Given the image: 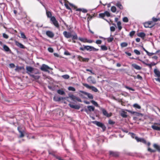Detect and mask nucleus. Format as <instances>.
Here are the masks:
<instances>
[{"label": "nucleus", "mask_w": 160, "mask_h": 160, "mask_svg": "<svg viewBox=\"0 0 160 160\" xmlns=\"http://www.w3.org/2000/svg\"><path fill=\"white\" fill-rule=\"evenodd\" d=\"M88 108L89 111H93L94 110V108L92 106H89L88 107Z\"/></svg>", "instance_id": "cd10ccee"}, {"label": "nucleus", "mask_w": 160, "mask_h": 160, "mask_svg": "<svg viewBox=\"0 0 160 160\" xmlns=\"http://www.w3.org/2000/svg\"><path fill=\"white\" fill-rule=\"evenodd\" d=\"M125 88H127V89H129V90H132V91H134V90L133 89H132V88H129V87H128L126 86V87H125Z\"/></svg>", "instance_id": "680f3d73"}, {"label": "nucleus", "mask_w": 160, "mask_h": 160, "mask_svg": "<svg viewBox=\"0 0 160 160\" xmlns=\"http://www.w3.org/2000/svg\"><path fill=\"white\" fill-rule=\"evenodd\" d=\"M151 127L154 130L160 131V123H154Z\"/></svg>", "instance_id": "7ed1b4c3"}, {"label": "nucleus", "mask_w": 160, "mask_h": 160, "mask_svg": "<svg viewBox=\"0 0 160 160\" xmlns=\"http://www.w3.org/2000/svg\"><path fill=\"white\" fill-rule=\"evenodd\" d=\"M153 147H154L157 150H158V151L160 152V146H159L158 145L156 144H154L153 145Z\"/></svg>", "instance_id": "c756f323"}, {"label": "nucleus", "mask_w": 160, "mask_h": 160, "mask_svg": "<svg viewBox=\"0 0 160 160\" xmlns=\"http://www.w3.org/2000/svg\"><path fill=\"white\" fill-rule=\"evenodd\" d=\"M76 11H82V12L84 13H87L88 12V10L85 9L84 8H77Z\"/></svg>", "instance_id": "6ab92c4d"}, {"label": "nucleus", "mask_w": 160, "mask_h": 160, "mask_svg": "<svg viewBox=\"0 0 160 160\" xmlns=\"http://www.w3.org/2000/svg\"><path fill=\"white\" fill-rule=\"evenodd\" d=\"M133 107L136 108H137L138 109H140L141 108V106L138 104L135 103L133 105Z\"/></svg>", "instance_id": "473e14b6"}, {"label": "nucleus", "mask_w": 160, "mask_h": 160, "mask_svg": "<svg viewBox=\"0 0 160 160\" xmlns=\"http://www.w3.org/2000/svg\"><path fill=\"white\" fill-rule=\"evenodd\" d=\"M69 105L70 107L72 108H75L77 109H78L80 108V107L78 105H74L71 104H69Z\"/></svg>", "instance_id": "a211bd4d"}, {"label": "nucleus", "mask_w": 160, "mask_h": 160, "mask_svg": "<svg viewBox=\"0 0 160 160\" xmlns=\"http://www.w3.org/2000/svg\"><path fill=\"white\" fill-rule=\"evenodd\" d=\"M2 36L5 39H7L8 38V36L5 33H3Z\"/></svg>", "instance_id": "c03bdc74"}, {"label": "nucleus", "mask_w": 160, "mask_h": 160, "mask_svg": "<svg viewBox=\"0 0 160 160\" xmlns=\"http://www.w3.org/2000/svg\"><path fill=\"white\" fill-rule=\"evenodd\" d=\"M102 112L103 114L107 117H110L112 115V113H108L104 109H102Z\"/></svg>", "instance_id": "9d476101"}, {"label": "nucleus", "mask_w": 160, "mask_h": 160, "mask_svg": "<svg viewBox=\"0 0 160 160\" xmlns=\"http://www.w3.org/2000/svg\"><path fill=\"white\" fill-rule=\"evenodd\" d=\"M46 15L48 18H50V20L54 26L56 28L59 29L60 27L58 22L54 16H52L51 12L50 11H46Z\"/></svg>", "instance_id": "f257e3e1"}, {"label": "nucleus", "mask_w": 160, "mask_h": 160, "mask_svg": "<svg viewBox=\"0 0 160 160\" xmlns=\"http://www.w3.org/2000/svg\"><path fill=\"white\" fill-rule=\"evenodd\" d=\"M10 67L11 68H13L15 67V65L13 63H11L9 64Z\"/></svg>", "instance_id": "69168bd1"}, {"label": "nucleus", "mask_w": 160, "mask_h": 160, "mask_svg": "<svg viewBox=\"0 0 160 160\" xmlns=\"http://www.w3.org/2000/svg\"><path fill=\"white\" fill-rule=\"evenodd\" d=\"M147 22V23H148V25L150 26V25H151L152 24V23H153V21H148Z\"/></svg>", "instance_id": "0e129e2a"}, {"label": "nucleus", "mask_w": 160, "mask_h": 160, "mask_svg": "<svg viewBox=\"0 0 160 160\" xmlns=\"http://www.w3.org/2000/svg\"><path fill=\"white\" fill-rule=\"evenodd\" d=\"M121 45L122 47L123 48L127 46L128 44L126 42H123L121 43Z\"/></svg>", "instance_id": "4c0bfd02"}, {"label": "nucleus", "mask_w": 160, "mask_h": 160, "mask_svg": "<svg viewBox=\"0 0 160 160\" xmlns=\"http://www.w3.org/2000/svg\"><path fill=\"white\" fill-rule=\"evenodd\" d=\"M148 151H149V152H154L155 151V150H152L150 148H148Z\"/></svg>", "instance_id": "052dcab7"}, {"label": "nucleus", "mask_w": 160, "mask_h": 160, "mask_svg": "<svg viewBox=\"0 0 160 160\" xmlns=\"http://www.w3.org/2000/svg\"><path fill=\"white\" fill-rule=\"evenodd\" d=\"M135 31H132L129 33V35L131 37H132L135 33Z\"/></svg>", "instance_id": "49530a36"}, {"label": "nucleus", "mask_w": 160, "mask_h": 160, "mask_svg": "<svg viewBox=\"0 0 160 160\" xmlns=\"http://www.w3.org/2000/svg\"><path fill=\"white\" fill-rule=\"evenodd\" d=\"M154 26V25H152L151 26H149L148 23H147V22H146L144 23V27L146 28H152Z\"/></svg>", "instance_id": "393cba45"}, {"label": "nucleus", "mask_w": 160, "mask_h": 160, "mask_svg": "<svg viewBox=\"0 0 160 160\" xmlns=\"http://www.w3.org/2000/svg\"><path fill=\"white\" fill-rule=\"evenodd\" d=\"M146 52L147 53V54L149 56H151L152 55H154V53H150L148 52V51H146Z\"/></svg>", "instance_id": "603ef678"}, {"label": "nucleus", "mask_w": 160, "mask_h": 160, "mask_svg": "<svg viewBox=\"0 0 160 160\" xmlns=\"http://www.w3.org/2000/svg\"><path fill=\"white\" fill-rule=\"evenodd\" d=\"M159 19H158L157 18H155L154 17L152 18V20L153 22H157L158 21Z\"/></svg>", "instance_id": "5fc2aeb1"}, {"label": "nucleus", "mask_w": 160, "mask_h": 160, "mask_svg": "<svg viewBox=\"0 0 160 160\" xmlns=\"http://www.w3.org/2000/svg\"><path fill=\"white\" fill-rule=\"evenodd\" d=\"M136 115L137 116H142V113H139L138 112H136Z\"/></svg>", "instance_id": "13d9d810"}, {"label": "nucleus", "mask_w": 160, "mask_h": 160, "mask_svg": "<svg viewBox=\"0 0 160 160\" xmlns=\"http://www.w3.org/2000/svg\"><path fill=\"white\" fill-rule=\"evenodd\" d=\"M111 11L113 12H115L116 11V8L115 6H113L111 8Z\"/></svg>", "instance_id": "f704fd0d"}, {"label": "nucleus", "mask_w": 160, "mask_h": 160, "mask_svg": "<svg viewBox=\"0 0 160 160\" xmlns=\"http://www.w3.org/2000/svg\"><path fill=\"white\" fill-rule=\"evenodd\" d=\"M132 66L135 69L137 70H140L141 69V68L138 65L135 64H133L132 65Z\"/></svg>", "instance_id": "4be33fe9"}, {"label": "nucleus", "mask_w": 160, "mask_h": 160, "mask_svg": "<svg viewBox=\"0 0 160 160\" xmlns=\"http://www.w3.org/2000/svg\"><path fill=\"white\" fill-rule=\"evenodd\" d=\"M115 28L113 26H111L110 27V30L112 32H114L115 31Z\"/></svg>", "instance_id": "6e6d98bb"}, {"label": "nucleus", "mask_w": 160, "mask_h": 160, "mask_svg": "<svg viewBox=\"0 0 160 160\" xmlns=\"http://www.w3.org/2000/svg\"><path fill=\"white\" fill-rule=\"evenodd\" d=\"M118 28L119 31H120L122 28L121 26V23L120 21H118L117 23Z\"/></svg>", "instance_id": "412c9836"}, {"label": "nucleus", "mask_w": 160, "mask_h": 160, "mask_svg": "<svg viewBox=\"0 0 160 160\" xmlns=\"http://www.w3.org/2000/svg\"><path fill=\"white\" fill-rule=\"evenodd\" d=\"M120 115L123 118H125L127 117V112L124 110H122L120 112Z\"/></svg>", "instance_id": "f3484780"}, {"label": "nucleus", "mask_w": 160, "mask_h": 160, "mask_svg": "<svg viewBox=\"0 0 160 160\" xmlns=\"http://www.w3.org/2000/svg\"><path fill=\"white\" fill-rule=\"evenodd\" d=\"M87 80L88 82L90 83L95 84L96 83V80L95 78L92 76L89 77L88 78Z\"/></svg>", "instance_id": "423d86ee"}, {"label": "nucleus", "mask_w": 160, "mask_h": 160, "mask_svg": "<svg viewBox=\"0 0 160 160\" xmlns=\"http://www.w3.org/2000/svg\"><path fill=\"white\" fill-rule=\"evenodd\" d=\"M108 123L110 124L113 125L115 124V122L111 120H109L108 121Z\"/></svg>", "instance_id": "09e8293b"}, {"label": "nucleus", "mask_w": 160, "mask_h": 160, "mask_svg": "<svg viewBox=\"0 0 160 160\" xmlns=\"http://www.w3.org/2000/svg\"><path fill=\"white\" fill-rule=\"evenodd\" d=\"M137 77L138 78L140 79H142V77L139 75H138Z\"/></svg>", "instance_id": "774afa93"}, {"label": "nucleus", "mask_w": 160, "mask_h": 160, "mask_svg": "<svg viewBox=\"0 0 160 160\" xmlns=\"http://www.w3.org/2000/svg\"><path fill=\"white\" fill-rule=\"evenodd\" d=\"M126 111L128 112H129L130 113H131V114H134V113H136V112H132V111H130V110H126Z\"/></svg>", "instance_id": "bf43d9fd"}, {"label": "nucleus", "mask_w": 160, "mask_h": 160, "mask_svg": "<svg viewBox=\"0 0 160 160\" xmlns=\"http://www.w3.org/2000/svg\"><path fill=\"white\" fill-rule=\"evenodd\" d=\"M31 77L32 78H33L35 80H37L40 77L39 75H35L33 74H30Z\"/></svg>", "instance_id": "b1692460"}, {"label": "nucleus", "mask_w": 160, "mask_h": 160, "mask_svg": "<svg viewBox=\"0 0 160 160\" xmlns=\"http://www.w3.org/2000/svg\"><path fill=\"white\" fill-rule=\"evenodd\" d=\"M115 5L120 9L122 10L123 8V7L120 2H117L115 4Z\"/></svg>", "instance_id": "dca6fc26"}, {"label": "nucleus", "mask_w": 160, "mask_h": 160, "mask_svg": "<svg viewBox=\"0 0 160 160\" xmlns=\"http://www.w3.org/2000/svg\"><path fill=\"white\" fill-rule=\"evenodd\" d=\"M20 37L24 39H26V38L24 33L23 32L20 33Z\"/></svg>", "instance_id": "2f4dec72"}, {"label": "nucleus", "mask_w": 160, "mask_h": 160, "mask_svg": "<svg viewBox=\"0 0 160 160\" xmlns=\"http://www.w3.org/2000/svg\"><path fill=\"white\" fill-rule=\"evenodd\" d=\"M64 54L67 55H70V53L68 52V51H65L64 53Z\"/></svg>", "instance_id": "338daca9"}, {"label": "nucleus", "mask_w": 160, "mask_h": 160, "mask_svg": "<svg viewBox=\"0 0 160 160\" xmlns=\"http://www.w3.org/2000/svg\"><path fill=\"white\" fill-rule=\"evenodd\" d=\"M70 97L72 100H75L76 98H77V97L73 95L71 96Z\"/></svg>", "instance_id": "864d4df0"}, {"label": "nucleus", "mask_w": 160, "mask_h": 160, "mask_svg": "<svg viewBox=\"0 0 160 160\" xmlns=\"http://www.w3.org/2000/svg\"><path fill=\"white\" fill-rule=\"evenodd\" d=\"M105 15L104 13H100L99 14V18H102V19L105 20L106 21H107L106 19H105L104 18V17H105Z\"/></svg>", "instance_id": "bb28decb"}, {"label": "nucleus", "mask_w": 160, "mask_h": 160, "mask_svg": "<svg viewBox=\"0 0 160 160\" xmlns=\"http://www.w3.org/2000/svg\"><path fill=\"white\" fill-rule=\"evenodd\" d=\"M48 50L49 52H52L53 51V49L51 48H48Z\"/></svg>", "instance_id": "4d7b16f0"}, {"label": "nucleus", "mask_w": 160, "mask_h": 160, "mask_svg": "<svg viewBox=\"0 0 160 160\" xmlns=\"http://www.w3.org/2000/svg\"><path fill=\"white\" fill-rule=\"evenodd\" d=\"M135 139L138 142H140L145 143L146 142V141L143 138H139L137 137H135Z\"/></svg>", "instance_id": "2eb2a0df"}, {"label": "nucleus", "mask_w": 160, "mask_h": 160, "mask_svg": "<svg viewBox=\"0 0 160 160\" xmlns=\"http://www.w3.org/2000/svg\"><path fill=\"white\" fill-rule=\"evenodd\" d=\"M99 38L100 39H104V40H105L106 39H107V40H113V38H109L108 37L107 38H105L103 37H99Z\"/></svg>", "instance_id": "7c9ffc66"}, {"label": "nucleus", "mask_w": 160, "mask_h": 160, "mask_svg": "<svg viewBox=\"0 0 160 160\" xmlns=\"http://www.w3.org/2000/svg\"><path fill=\"white\" fill-rule=\"evenodd\" d=\"M3 47L4 50L8 52L10 51L9 48L7 46L4 45L3 46Z\"/></svg>", "instance_id": "e433bc0d"}, {"label": "nucleus", "mask_w": 160, "mask_h": 160, "mask_svg": "<svg viewBox=\"0 0 160 160\" xmlns=\"http://www.w3.org/2000/svg\"><path fill=\"white\" fill-rule=\"evenodd\" d=\"M64 37L67 38H71L72 36V34L69 32L67 31H64L63 33Z\"/></svg>", "instance_id": "6e6552de"}, {"label": "nucleus", "mask_w": 160, "mask_h": 160, "mask_svg": "<svg viewBox=\"0 0 160 160\" xmlns=\"http://www.w3.org/2000/svg\"><path fill=\"white\" fill-rule=\"evenodd\" d=\"M58 93L61 95H63L65 94V92L64 91L62 90H58L57 91Z\"/></svg>", "instance_id": "c9c22d12"}, {"label": "nucleus", "mask_w": 160, "mask_h": 160, "mask_svg": "<svg viewBox=\"0 0 160 160\" xmlns=\"http://www.w3.org/2000/svg\"><path fill=\"white\" fill-rule=\"evenodd\" d=\"M21 67H17L15 69V70L17 71H19V70H21Z\"/></svg>", "instance_id": "e2e57ef3"}, {"label": "nucleus", "mask_w": 160, "mask_h": 160, "mask_svg": "<svg viewBox=\"0 0 160 160\" xmlns=\"http://www.w3.org/2000/svg\"><path fill=\"white\" fill-rule=\"evenodd\" d=\"M87 15L88 16V17L87 20L88 21H90L92 18V17L89 14L87 13Z\"/></svg>", "instance_id": "a19ab883"}, {"label": "nucleus", "mask_w": 160, "mask_h": 160, "mask_svg": "<svg viewBox=\"0 0 160 160\" xmlns=\"http://www.w3.org/2000/svg\"><path fill=\"white\" fill-rule=\"evenodd\" d=\"M134 52L137 55H140V52L137 50H135Z\"/></svg>", "instance_id": "8fccbe9b"}, {"label": "nucleus", "mask_w": 160, "mask_h": 160, "mask_svg": "<svg viewBox=\"0 0 160 160\" xmlns=\"http://www.w3.org/2000/svg\"><path fill=\"white\" fill-rule=\"evenodd\" d=\"M18 130L20 133V138H22L24 136V134L25 132L24 131H22L19 128H18Z\"/></svg>", "instance_id": "aec40b11"}, {"label": "nucleus", "mask_w": 160, "mask_h": 160, "mask_svg": "<svg viewBox=\"0 0 160 160\" xmlns=\"http://www.w3.org/2000/svg\"><path fill=\"white\" fill-rule=\"evenodd\" d=\"M123 21L125 22H127L128 21V19L127 17H124L123 18Z\"/></svg>", "instance_id": "58836bf2"}, {"label": "nucleus", "mask_w": 160, "mask_h": 160, "mask_svg": "<svg viewBox=\"0 0 160 160\" xmlns=\"http://www.w3.org/2000/svg\"><path fill=\"white\" fill-rule=\"evenodd\" d=\"M78 58L79 60L81 61L85 62H88L89 60V59L88 58H84L80 56H78Z\"/></svg>", "instance_id": "9b49d317"}, {"label": "nucleus", "mask_w": 160, "mask_h": 160, "mask_svg": "<svg viewBox=\"0 0 160 160\" xmlns=\"http://www.w3.org/2000/svg\"><path fill=\"white\" fill-rule=\"evenodd\" d=\"M68 89L70 91H75V88H74L72 87H69L68 88Z\"/></svg>", "instance_id": "a18cd8bd"}, {"label": "nucleus", "mask_w": 160, "mask_h": 160, "mask_svg": "<svg viewBox=\"0 0 160 160\" xmlns=\"http://www.w3.org/2000/svg\"><path fill=\"white\" fill-rule=\"evenodd\" d=\"M26 69L27 71V72L29 73V72H31L34 70V68L31 67L27 66L26 67Z\"/></svg>", "instance_id": "4468645a"}, {"label": "nucleus", "mask_w": 160, "mask_h": 160, "mask_svg": "<svg viewBox=\"0 0 160 160\" xmlns=\"http://www.w3.org/2000/svg\"><path fill=\"white\" fill-rule=\"evenodd\" d=\"M137 35L138 36L141 37L143 39L145 36L146 34L144 32H140L137 33Z\"/></svg>", "instance_id": "ddd939ff"}, {"label": "nucleus", "mask_w": 160, "mask_h": 160, "mask_svg": "<svg viewBox=\"0 0 160 160\" xmlns=\"http://www.w3.org/2000/svg\"><path fill=\"white\" fill-rule=\"evenodd\" d=\"M84 48L87 50L89 51H97L98 50V49H96L92 47L88 46H84Z\"/></svg>", "instance_id": "0eeeda50"}, {"label": "nucleus", "mask_w": 160, "mask_h": 160, "mask_svg": "<svg viewBox=\"0 0 160 160\" xmlns=\"http://www.w3.org/2000/svg\"><path fill=\"white\" fill-rule=\"evenodd\" d=\"M110 154L114 156H116L118 155V154L116 152H113L112 151H110Z\"/></svg>", "instance_id": "72a5a7b5"}, {"label": "nucleus", "mask_w": 160, "mask_h": 160, "mask_svg": "<svg viewBox=\"0 0 160 160\" xmlns=\"http://www.w3.org/2000/svg\"><path fill=\"white\" fill-rule=\"evenodd\" d=\"M46 34L48 37L52 38L54 36V34L52 32L50 31H48L46 32Z\"/></svg>", "instance_id": "1a4fd4ad"}, {"label": "nucleus", "mask_w": 160, "mask_h": 160, "mask_svg": "<svg viewBox=\"0 0 160 160\" xmlns=\"http://www.w3.org/2000/svg\"><path fill=\"white\" fill-rule=\"evenodd\" d=\"M71 38L72 39H78V36L76 33H74V34H72V36Z\"/></svg>", "instance_id": "c85d7f7f"}, {"label": "nucleus", "mask_w": 160, "mask_h": 160, "mask_svg": "<svg viewBox=\"0 0 160 160\" xmlns=\"http://www.w3.org/2000/svg\"><path fill=\"white\" fill-rule=\"evenodd\" d=\"M91 102L95 106L98 107V104L97 103L93 100H92L91 101Z\"/></svg>", "instance_id": "37998d69"}, {"label": "nucleus", "mask_w": 160, "mask_h": 160, "mask_svg": "<svg viewBox=\"0 0 160 160\" xmlns=\"http://www.w3.org/2000/svg\"><path fill=\"white\" fill-rule=\"evenodd\" d=\"M92 122L96 124L97 126L101 127L103 130H104L105 129L106 127L102 123L97 121H93Z\"/></svg>", "instance_id": "39448f33"}, {"label": "nucleus", "mask_w": 160, "mask_h": 160, "mask_svg": "<svg viewBox=\"0 0 160 160\" xmlns=\"http://www.w3.org/2000/svg\"><path fill=\"white\" fill-rule=\"evenodd\" d=\"M81 92L83 93V94H84L85 95H87L89 98L90 99H92L93 98V97L92 94H91L90 93H87L85 92H84L83 91H80Z\"/></svg>", "instance_id": "f8f14e48"}, {"label": "nucleus", "mask_w": 160, "mask_h": 160, "mask_svg": "<svg viewBox=\"0 0 160 160\" xmlns=\"http://www.w3.org/2000/svg\"><path fill=\"white\" fill-rule=\"evenodd\" d=\"M83 85L87 88L92 89L93 91H94V92H97L98 91V89L97 88H96L95 87H94L93 86H91L88 84L86 83H83Z\"/></svg>", "instance_id": "20e7f679"}, {"label": "nucleus", "mask_w": 160, "mask_h": 160, "mask_svg": "<svg viewBox=\"0 0 160 160\" xmlns=\"http://www.w3.org/2000/svg\"><path fill=\"white\" fill-rule=\"evenodd\" d=\"M40 69L43 71L47 72H49V70H52V68H51L49 67L48 65H46L44 64H43L42 65V66L40 68Z\"/></svg>", "instance_id": "f03ea898"}, {"label": "nucleus", "mask_w": 160, "mask_h": 160, "mask_svg": "<svg viewBox=\"0 0 160 160\" xmlns=\"http://www.w3.org/2000/svg\"><path fill=\"white\" fill-rule=\"evenodd\" d=\"M62 77L65 79H68L69 78V76L68 75H62Z\"/></svg>", "instance_id": "de8ad7c7"}, {"label": "nucleus", "mask_w": 160, "mask_h": 160, "mask_svg": "<svg viewBox=\"0 0 160 160\" xmlns=\"http://www.w3.org/2000/svg\"><path fill=\"white\" fill-rule=\"evenodd\" d=\"M104 13L105 16H107L108 17H109L110 16V14L109 12L108 11H106L104 12Z\"/></svg>", "instance_id": "ea45409f"}, {"label": "nucleus", "mask_w": 160, "mask_h": 160, "mask_svg": "<svg viewBox=\"0 0 160 160\" xmlns=\"http://www.w3.org/2000/svg\"><path fill=\"white\" fill-rule=\"evenodd\" d=\"M101 47L102 49L103 50H106L108 49L107 48L105 45L101 46Z\"/></svg>", "instance_id": "79ce46f5"}, {"label": "nucleus", "mask_w": 160, "mask_h": 160, "mask_svg": "<svg viewBox=\"0 0 160 160\" xmlns=\"http://www.w3.org/2000/svg\"><path fill=\"white\" fill-rule=\"evenodd\" d=\"M15 43H16V45L18 47L20 48H24V47L22 44H21L20 43H19L17 41H16Z\"/></svg>", "instance_id": "5701e85b"}, {"label": "nucleus", "mask_w": 160, "mask_h": 160, "mask_svg": "<svg viewBox=\"0 0 160 160\" xmlns=\"http://www.w3.org/2000/svg\"><path fill=\"white\" fill-rule=\"evenodd\" d=\"M154 72L157 76L160 77V72L157 69L154 70Z\"/></svg>", "instance_id": "a878e982"}, {"label": "nucleus", "mask_w": 160, "mask_h": 160, "mask_svg": "<svg viewBox=\"0 0 160 160\" xmlns=\"http://www.w3.org/2000/svg\"><path fill=\"white\" fill-rule=\"evenodd\" d=\"M65 6L67 9L71 10V8H70L67 4L65 3Z\"/></svg>", "instance_id": "3c124183"}]
</instances>
